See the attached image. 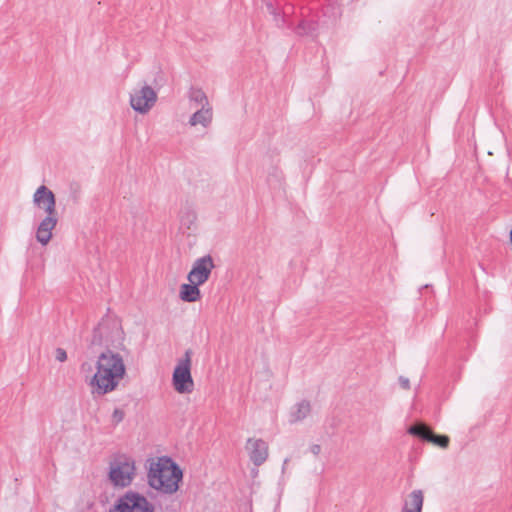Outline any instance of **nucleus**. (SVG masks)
<instances>
[{
  "label": "nucleus",
  "instance_id": "1",
  "mask_svg": "<svg viewBox=\"0 0 512 512\" xmlns=\"http://www.w3.org/2000/svg\"><path fill=\"white\" fill-rule=\"evenodd\" d=\"M126 373L123 357L107 349L102 352L96 362V373L89 385L93 395H105L114 391Z\"/></svg>",
  "mask_w": 512,
  "mask_h": 512
},
{
  "label": "nucleus",
  "instance_id": "2",
  "mask_svg": "<svg viewBox=\"0 0 512 512\" xmlns=\"http://www.w3.org/2000/svg\"><path fill=\"white\" fill-rule=\"evenodd\" d=\"M182 478L181 468L170 457L162 456L149 462L148 484L162 494L172 495L176 493Z\"/></svg>",
  "mask_w": 512,
  "mask_h": 512
},
{
  "label": "nucleus",
  "instance_id": "3",
  "mask_svg": "<svg viewBox=\"0 0 512 512\" xmlns=\"http://www.w3.org/2000/svg\"><path fill=\"white\" fill-rule=\"evenodd\" d=\"M124 337L120 322L115 318L105 317L94 328L91 344L106 346L108 349L125 350Z\"/></svg>",
  "mask_w": 512,
  "mask_h": 512
},
{
  "label": "nucleus",
  "instance_id": "4",
  "mask_svg": "<svg viewBox=\"0 0 512 512\" xmlns=\"http://www.w3.org/2000/svg\"><path fill=\"white\" fill-rule=\"evenodd\" d=\"M135 476V462L125 455L116 457L110 463L109 480L116 487H128Z\"/></svg>",
  "mask_w": 512,
  "mask_h": 512
},
{
  "label": "nucleus",
  "instance_id": "5",
  "mask_svg": "<svg viewBox=\"0 0 512 512\" xmlns=\"http://www.w3.org/2000/svg\"><path fill=\"white\" fill-rule=\"evenodd\" d=\"M191 356L192 351L190 349L186 350L184 357L178 360L173 372V387L180 394L191 393L194 389L191 376Z\"/></svg>",
  "mask_w": 512,
  "mask_h": 512
},
{
  "label": "nucleus",
  "instance_id": "6",
  "mask_svg": "<svg viewBox=\"0 0 512 512\" xmlns=\"http://www.w3.org/2000/svg\"><path fill=\"white\" fill-rule=\"evenodd\" d=\"M109 512H154V506L142 494L128 491L118 498Z\"/></svg>",
  "mask_w": 512,
  "mask_h": 512
},
{
  "label": "nucleus",
  "instance_id": "7",
  "mask_svg": "<svg viewBox=\"0 0 512 512\" xmlns=\"http://www.w3.org/2000/svg\"><path fill=\"white\" fill-rule=\"evenodd\" d=\"M157 101L156 91L144 83L140 88L134 89L130 94V105L140 114L148 113Z\"/></svg>",
  "mask_w": 512,
  "mask_h": 512
},
{
  "label": "nucleus",
  "instance_id": "8",
  "mask_svg": "<svg viewBox=\"0 0 512 512\" xmlns=\"http://www.w3.org/2000/svg\"><path fill=\"white\" fill-rule=\"evenodd\" d=\"M215 267L213 259L210 255H205L195 260L191 271L188 273V281L196 282V284H204L210 277Z\"/></svg>",
  "mask_w": 512,
  "mask_h": 512
},
{
  "label": "nucleus",
  "instance_id": "9",
  "mask_svg": "<svg viewBox=\"0 0 512 512\" xmlns=\"http://www.w3.org/2000/svg\"><path fill=\"white\" fill-rule=\"evenodd\" d=\"M408 433L420 438L421 440L431 442L441 448H447L449 445L448 436L434 434V432L423 423H417L410 426Z\"/></svg>",
  "mask_w": 512,
  "mask_h": 512
},
{
  "label": "nucleus",
  "instance_id": "10",
  "mask_svg": "<svg viewBox=\"0 0 512 512\" xmlns=\"http://www.w3.org/2000/svg\"><path fill=\"white\" fill-rule=\"evenodd\" d=\"M245 448L248 452L251 462L255 466L262 465L268 458L269 447L263 439L248 438Z\"/></svg>",
  "mask_w": 512,
  "mask_h": 512
},
{
  "label": "nucleus",
  "instance_id": "11",
  "mask_svg": "<svg viewBox=\"0 0 512 512\" xmlns=\"http://www.w3.org/2000/svg\"><path fill=\"white\" fill-rule=\"evenodd\" d=\"M33 202L47 214H56L55 195L46 186L42 185L36 190L33 196Z\"/></svg>",
  "mask_w": 512,
  "mask_h": 512
},
{
  "label": "nucleus",
  "instance_id": "12",
  "mask_svg": "<svg viewBox=\"0 0 512 512\" xmlns=\"http://www.w3.org/2000/svg\"><path fill=\"white\" fill-rule=\"evenodd\" d=\"M58 219L56 214H47L46 217L40 222L37 231L36 239L42 245H47L52 238V231L57 225Z\"/></svg>",
  "mask_w": 512,
  "mask_h": 512
},
{
  "label": "nucleus",
  "instance_id": "13",
  "mask_svg": "<svg viewBox=\"0 0 512 512\" xmlns=\"http://www.w3.org/2000/svg\"><path fill=\"white\" fill-rule=\"evenodd\" d=\"M424 493L420 489L413 490L404 499L401 512H422Z\"/></svg>",
  "mask_w": 512,
  "mask_h": 512
},
{
  "label": "nucleus",
  "instance_id": "14",
  "mask_svg": "<svg viewBox=\"0 0 512 512\" xmlns=\"http://www.w3.org/2000/svg\"><path fill=\"white\" fill-rule=\"evenodd\" d=\"M213 119V111L211 106L196 108V111L191 115L189 124L191 126L202 125L208 127Z\"/></svg>",
  "mask_w": 512,
  "mask_h": 512
},
{
  "label": "nucleus",
  "instance_id": "15",
  "mask_svg": "<svg viewBox=\"0 0 512 512\" xmlns=\"http://www.w3.org/2000/svg\"><path fill=\"white\" fill-rule=\"evenodd\" d=\"M200 284L196 282H189L188 284H182L180 287V299L185 302H196L201 298V292L199 290Z\"/></svg>",
  "mask_w": 512,
  "mask_h": 512
},
{
  "label": "nucleus",
  "instance_id": "16",
  "mask_svg": "<svg viewBox=\"0 0 512 512\" xmlns=\"http://www.w3.org/2000/svg\"><path fill=\"white\" fill-rule=\"evenodd\" d=\"M188 99L194 108L211 106L207 95L200 88L192 87L188 92Z\"/></svg>",
  "mask_w": 512,
  "mask_h": 512
},
{
  "label": "nucleus",
  "instance_id": "17",
  "mask_svg": "<svg viewBox=\"0 0 512 512\" xmlns=\"http://www.w3.org/2000/svg\"><path fill=\"white\" fill-rule=\"evenodd\" d=\"M311 411V405L308 401L303 400L297 403L291 411V422H298L305 419Z\"/></svg>",
  "mask_w": 512,
  "mask_h": 512
},
{
  "label": "nucleus",
  "instance_id": "18",
  "mask_svg": "<svg viewBox=\"0 0 512 512\" xmlns=\"http://www.w3.org/2000/svg\"><path fill=\"white\" fill-rule=\"evenodd\" d=\"M317 31L318 23L310 20H302L296 28V33L300 36L317 37Z\"/></svg>",
  "mask_w": 512,
  "mask_h": 512
},
{
  "label": "nucleus",
  "instance_id": "19",
  "mask_svg": "<svg viewBox=\"0 0 512 512\" xmlns=\"http://www.w3.org/2000/svg\"><path fill=\"white\" fill-rule=\"evenodd\" d=\"M125 417V412L120 409V408H116L114 409L113 413H112V422L114 425H117L119 424L120 422L123 421Z\"/></svg>",
  "mask_w": 512,
  "mask_h": 512
},
{
  "label": "nucleus",
  "instance_id": "20",
  "mask_svg": "<svg viewBox=\"0 0 512 512\" xmlns=\"http://www.w3.org/2000/svg\"><path fill=\"white\" fill-rule=\"evenodd\" d=\"M55 358L59 362H64L67 360V353L63 348H57L55 350Z\"/></svg>",
  "mask_w": 512,
  "mask_h": 512
},
{
  "label": "nucleus",
  "instance_id": "21",
  "mask_svg": "<svg viewBox=\"0 0 512 512\" xmlns=\"http://www.w3.org/2000/svg\"><path fill=\"white\" fill-rule=\"evenodd\" d=\"M399 384L400 386L405 389V390H409L410 389V381L408 378L404 377V376H400L399 377Z\"/></svg>",
  "mask_w": 512,
  "mask_h": 512
},
{
  "label": "nucleus",
  "instance_id": "22",
  "mask_svg": "<svg viewBox=\"0 0 512 512\" xmlns=\"http://www.w3.org/2000/svg\"><path fill=\"white\" fill-rule=\"evenodd\" d=\"M266 6L268 11L275 16V20L277 21L278 14L276 13V9L274 8L273 4L271 2H268Z\"/></svg>",
  "mask_w": 512,
  "mask_h": 512
},
{
  "label": "nucleus",
  "instance_id": "23",
  "mask_svg": "<svg viewBox=\"0 0 512 512\" xmlns=\"http://www.w3.org/2000/svg\"><path fill=\"white\" fill-rule=\"evenodd\" d=\"M310 451L314 454V455H318L321 451V446L318 445V444H313L311 447H310Z\"/></svg>",
  "mask_w": 512,
  "mask_h": 512
},
{
  "label": "nucleus",
  "instance_id": "24",
  "mask_svg": "<svg viewBox=\"0 0 512 512\" xmlns=\"http://www.w3.org/2000/svg\"><path fill=\"white\" fill-rule=\"evenodd\" d=\"M86 367L88 368V370H91V366L87 363H83L81 368H82V370H85Z\"/></svg>",
  "mask_w": 512,
  "mask_h": 512
},
{
  "label": "nucleus",
  "instance_id": "25",
  "mask_svg": "<svg viewBox=\"0 0 512 512\" xmlns=\"http://www.w3.org/2000/svg\"><path fill=\"white\" fill-rule=\"evenodd\" d=\"M288 461H289V459H285L284 460L283 468H285V466L287 465Z\"/></svg>",
  "mask_w": 512,
  "mask_h": 512
}]
</instances>
